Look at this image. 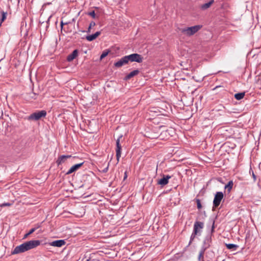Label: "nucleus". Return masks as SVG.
<instances>
[{
    "label": "nucleus",
    "mask_w": 261,
    "mask_h": 261,
    "mask_svg": "<svg viewBox=\"0 0 261 261\" xmlns=\"http://www.w3.org/2000/svg\"><path fill=\"white\" fill-rule=\"evenodd\" d=\"M204 224L203 222L196 221L195 222L193 230L190 237V240L189 243V245L191 244L192 241L194 240L196 236H200L201 234L202 229L204 228Z\"/></svg>",
    "instance_id": "f257e3e1"
},
{
    "label": "nucleus",
    "mask_w": 261,
    "mask_h": 261,
    "mask_svg": "<svg viewBox=\"0 0 261 261\" xmlns=\"http://www.w3.org/2000/svg\"><path fill=\"white\" fill-rule=\"evenodd\" d=\"M201 28L202 25H196L193 27L182 29L181 30V32L187 36H191L197 32Z\"/></svg>",
    "instance_id": "f03ea898"
},
{
    "label": "nucleus",
    "mask_w": 261,
    "mask_h": 261,
    "mask_svg": "<svg viewBox=\"0 0 261 261\" xmlns=\"http://www.w3.org/2000/svg\"><path fill=\"white\" fill-rule=\"evenodd\" d=\"M46 114V111L45 110L37 111L29 116L28 120L37 121L40 120L41 118L45 117Z\"/></svg>",
    "instance_id": "7ed1b4c3"
},
{
    "label": "nucleus",
    "mask_w": 261,
    "mask_h": 261,
    "mask_svg": "<svg viewBox=\"0 0 261 261\" xmlns=\"http://www.w3.org/2000/svg\"><path fill=\"white\" fill-rule=\"evenodd\" d=\"M224 197V194L222 192H217L215 195L213 200V211L217 208L220 204L221 201Z\"/></svg>",
    "instance_id": "20e7f679"
},
{
    "label": "nucleus",
    "mask_w": 261,
    "mask_h": 261,
    "mask_svg": "<svg viewBox=\"0 0 261 261\" xmlns=\"http://www.w3.org/2000/svg\"><path fill=\"white\" fill-rule=\"evenodd\" d=\"M128 62L129 61L131 62H136L137 63H141L143 61V58L141 55L137 53L130 54L129 55L126 56Z\"/></svg>",
    "instance_id": "39448f33"
},
{
    "label": "nucleus",
    "mask_w": 261,
    "mask_h": 261,
    "mask_svg": "<svg viewBox=\"0 0 261 261\" xmlns=\"http://www.w3.org/2000/svg\"><path fill=\"white\" fill-rule=\"evenodd\" d=\"M27 250H31L35 248L41 244V241L40 240H31L26 242H24Z\"/></svg>",
    "instance_id": "423d86ee"
},
{
    "label": "nucleus",
    "mask_w": 261,
    "mask_h": 261,
    "mask_svg": "<svg viewBox=\"0 0 261 261\" xmlns=\"http://www.w3.org/2000/svg\"><path fill=\"white\" fill-rule=\"evenodd\" d=\"M211 243H212L211 235L206 236L203 241L202 246L201 247L200 249L205 251V250L211 246Z\"/></svg>",
    "instance_id": "0eeeda50"
},
{
    "label": "nucleus",
    "mask_w": 261,
    "mask_h": 261,
    "mask_svg": "<svg viewBox=\"0 0 261 261\" xmlns=\"http://www.w3.org/2000/svg\"><path fill=\"white\" fill-rule=\"evenodd\" d=\"M28 251L25 246V245L24 243L16 246L14 249L11 252L12 254H16L20 253H23Z\"/></svg>",
    "instance_id": "6e6552de"
},
{
    "label": "nucleus",
    "mask_w": 261,
    "mask_h": 261,
    "mask_svg": "<svg viewBox=\"0 0 261 261\" xmlns=\"http://www.w3.org/2000/svg\"><path fill=\"white\" fill-rule=\"evenodd\" d=\"M122 135H120L116 140V158L118 161H119L121 154V146L120 144V139L122 138Z\"/></svg>",
    "instance_id": "1a4fd4ad"
},
{
    "label": "nucleus",
    "mask_w": 261,
    "mask_h": 261,
    "mask_svg": "<svg viewBox=\"0 0 261 261\" xmlns=\"http://www.w3.org/2000/svg\"><path fill=\"white\" fill-rule=\"evenodd\" d=\"M171 178V176L169 175H162V177L158 181V184L164 186L166 185L169 182V179Z\"/></svg>",
    "instance_id": "9d476101"
},
{
    "label": "nucleus",
    "mask_w": 261,
    "mask_h": 261,
    "mask_svg": "<svg viewBox=\"0 0 261 261\" xmlns=\"http://www.w3.org/2000/svg\"><path fill=\"white\" fill-rule=\"evenodd\" d=\"M128 63V62L126 57V56H125L121 58L118 61L114 63V66L117 68H120L122 66L127 64Z\"/></svg>",
    "instance_id": "9b49d317"
},
{
    "label": "nucleus",
    "mask_w": 261,
    "mask_h": 261,
    "mask_svg": "<svg viewBox=\"0 0 261 261\" xmlns=\"http://www.w3.org/2000/svg\"><path fill=\"white\" fill-rule=\"evenodd\" d=\"M84 162H82L79 164H76L72 166L69 170L66 173V175H69L73 172L76 171L78 169H79L84 164Z\"/></svg>",
    "instance_id": "f8f14e48"
},
{
    "label": "nucleus",
    "mask_w": 261,
    "mask_h": 261,
    "mask_svg": "<svg viewBox=\"0 0 261 261\" xmlns=\"http://www.w3.org/2000/svg\"><path fill=\"white\" fill-rule=\"evenodd\" d=\"M65 243L66 242L64 240H58L50 242L49 244L52 246L61 247L64 246Z\"/></svg>",
    "instance_id": "ddd939ff"
},
{
    "label": "nucleus",
    "mask_w": 261,
    "mask_h": 261,
    "mask_svg": "<svg viewBox=\"0 0 261 261\" xmlns=\"http://www.w3.org/2000/svg\"><path fill=\"white\" fill-rule=\"evenodd\" d=\"M71 157V155H62L60 156L58 158V159L56 162L58 166H59L63 163L65 162V160L67 159L70 158Z\"/></svg>",
    "instance_id": "4468645a"
},
{
    "label": "nucleus",
    "mask_w": 261,
    "mask_h": 261,
    "mask_svg": "<svg viewBox=\"0 0 261 261\" xmlns=\"http://www.w3.org/2000/svg\"><path fill=\"white\" fill-rule=\"evenodd\" d=\"M101 34L100 31H97L93 34L87 35L86 36V39L89 41H92L97 38Z\"/></svg>",
    "instance_id": "2eb2a0df"
},
{
    "label": "nucleus",
    "mask_w": 261,
    "mask_h": 261,
    "mask_svg": "<svg viewBox=\"0 0 261 261\" xmlns=\"http://www.w3.org/2000/svg\"><path fill=\"white\" fill-rule=\"evenodd\" d=\"M79 51L77 49H74L71 54H69L67 57V60L71 62L78 55Z\"/></svg>",
    "instance_id": "dca6fc26"
},
{
    "label": "nucleus",
    "mask_w": 261,
    "mask_h": 261,
    "mask_svg": "<svg viewBox=\"0 0 261 261\" xmlns=\"http://www.w3.org/2000/svg\"><path fill=\"white\" fill-rule=\"evenodd\" d=\"M140 71L138 69L134 70L133 71L128 73L125 77L126 80L130 79L132 77L137 75L139 74Z\"/></svg>",
    "instance_id": "f3484780"
},
{
    "label": "nucleus",
    "mask_w": 261,
    "mask_h": 261,
    "mask_svg": "<svg viewBox=\"0 0 261 261\" xmlns=\"http://www.w3.org/2000/svg\"><path fill=\"white\" fill-rule=\"evenodd\" d=\"M227 248L232 251H236L239 248V246L233 244H225Z\"/></svg>",
    "instance_id": "a211bd4d"
},
{
    "label": "nucleus",
    "mask_w": 261,
    "mask_h": 261,
    "mask_svg": "<svg viewBox=\"0 0 261 261\" xmlns=\"http://www.w3.org/2000/svg\"><path fill=\"white\" fill-rule=\"evenodd\" d=\"M233 185V183L232 180H230L228 181L227 184H226L224 188L225 190H226L227 191V192L228 193H229L232 188Z\"/></svg>",
    "instance_id": "6ab92c4d"
},
{
    "label": "nucleus",
    "mask_w": 261,
    "mask_h": 261,
    "mask_svg": "<svg viewBox=\"0 0 261 261\" xmlns=\"http://www.w3.org/2000/svg\"><path fill=\"white\" fill-rule=\"evenodd\" d=\"M245 92H240L236 93L234 95V98L237 100H241L243 99L245 96Z\"/></svg>",
    "instance_id": "aec40b11"
},
{
    "label": "nucleus",
    "mask_w": 261,
    "mask_h": 261,
    "mask_svg": "<svg viewBox=\"0 0 261 261\" xmlns=\"http://www.w3.org/2000/svg\"><path fill=\"white\" fill-rule=\"evenodd\" d=\"M214 3V1L211 0L209 2L202 5L201 6V8L203 10H205V9L208 8Z\"/></svg>",
    "instance_id": "412c9836"
},
{
    "label": "nucleus",
    "mask_w": 261,
    "mask_h": 261,
    "mask_svg": "<svg viewBox=\"0 0 261 261\" xmlns=\"http://www.w3.org/2000/svg\"><path fill=\"white\" fill-rule=\"evenodd\" d=\"M39 227L40 225H38L37 227H35L31 229L30 231L24 236L23 239H26L29 236L33 233L36 230V229L39 228Z\"/></svg>",
    "instance_id": "4be33fe9"
},
{
    "label": "nucleus",
    "mask_w": 261,
    "mask_h": 261,
    "mask_svg": "<svg viewBox=\"0 0 261 261\" xmlns=\"http://www.w3.org/2000/svg\"><path fill=\"white\" fill-rule=\"evenodd\" d=\"M205 251L200 249L198 255V261H204V254Z\"/></svg>",
    "instance_id": "5701e85b"
},
{
    "label": "nucleus",
    "mask_w": 261,
    "mask_h": 261,
    "mask_svg": "<svg viewBox=\"0 0 261 261\" xmlns=\"http://www.w3.org/2000/svg\"><path fill=\"white\" fill-rule=\"evenodd\" d=\"M2 13V18L0 19L1 22H3L7 18V13L6 12H4V11H2L1 12Z\"/></svg>",
    "instance_id": "b1692460"
},
{
    "label": "nucleus",
    "mask_w": 261,
    "mask_h": 261,
    "mask_svg": "<svg viewBox=\"0 0 261 261\" xmlns=\"http://www.w3.org/2000/svg\"><path fill=\"white\" fill-rule=\"evenodd\" d=\"M95 25V22L94 21H91L90 23L89 26L88 27V30L86 31L87 33H90L91 31V29L92 27H94Z\"/></svg>",
    "instance_id": "393cba45"
},
{
    "label": "nucleus",
    "mask_w": 261,
    "mask_h": 261,
    "mask_svg": "<svg viewBox=\"0 0 261 261\" xmlns=\"http://www.w3.org/2000/svg\"><path fill=\"white\" fill-rule=\"evenodd\" d=\"M196 203H197V208L199 209V210L201 209L202 208V205L201 204V202H200V199H196Z\"/></svg>",
    "instance_id": "a878e982"
},
{
    "label": "nucleus",
    "mask_w": 261,
    "mask_h": 261,
    "mask_svg": "<svg viewBox=\"0 0 261 261\" xmlns=\"http://www.w3.org/2000/svg\"><path fill=\"white\" fill-rule=\"evenodd\" d=\"M109 51L105 50L102 52L101 55H100V59L101 60L105 58L108 54Z\"/></svg>",
    "instance_id": "bb28decb"
},
{
    "label": "nucleus",
    "mask_w": 261,
    "mask_h": 261,
    "mask_svg": "<svg viewBox=\"0 0 261 261\" xmlns=\"http://www.w3.org/2000/svg\"><path fill=\"white\" fill-rule=\"evenodd\" d=\"M88 15L91 16L93 18H96V14L94 11H92L88 13Z\"/></svg>",
    "instance_id": "cd10ccee"
},
{
    "label": "nucleus",
    "mask_w": 261,
    "mask_h": 261,
    "mask_svg": "<svg viewBox=\"0 0 261 261\" xmlns=\"http://www.w3.org/2000/svg\"><path fill=\"white\" fill-rule=\"evenodd\" d=\"M249 172H250V173H251V172H252V177L253 178V180H254V181H255L256 180V176L254 174V173L251 168L250 169Z\"/></svg>",
    "instance_id": "c85d7f7f"
},
{
    "label": "nucleus",
    "mask_w": 261,
    "mask_h": 261,
    "mask_svg": "<svg viewBox=\"0 0 261 261\" xmlns=\"http://www.w3.org/2000/svg\"><path fill=\"white\" fill-rule=\"evenodd\" d=\"M11 205H12V204L11 203L7 202V203H4L1 204L0 206L3 207V206H10Z\"/></svg>",
    "instance_id": "c756f323"
},
{
    "label": "nucleus",
    "mask_w": 261,
    "mask_h": 261,
    "mask_svg": "<svg viewBox=\"0 0 261 261\" xmlns=\"http://www.w3.org/2000/svg\"><path fill=\"white\" fill-rule=\"evenodd\" d=\"M30 94H31L30 97L34 99H36V93L33 92V93H31Z\"/></svg>",
    "instance_id": "7c9ffc66"
},
{
    "label": "nucleus",
    "mask_w": 261,
    "mask_h": 261,
    "mask_svg": "<svg viewBox=\"0 0 261 261\" xmlns=\"http://www.w3.org/2000/svg\"><path fill=\"white\" fill-rule=\"evenodd\" d=\"M215 229V221H213V225L211 229V233H213Z\"/></svg>",
    "instance_id": "2f4dec72"
},
{
    "label": "nucleus",
    "mask_w": 261,
    "mask_h": 261,
    "mask_svg": "<svg viewBox=\"0 0 261 261\" xmlns=\"http://www.w3.org/2000/svg\"><path fill=\"white\" fill-rule=\"evenodd\" d=\"M109 169V166H108L107 167L105 168L102 170V172L103 173H106L108 172Z\"/></svg>",
    "instance_id": "473e14b6"
},
{
    "label": "nucleus",
    "mask_w": 261,
    "mask_h": 261,
    "mask_svg": "<svg viewBox=\"0 0 261 261\" xmlns=\"http://www.w3.org/2000/svg\"><path fill=\"white\" fill-rule=\"evenodd\" d=\"M127 177V172L125 171L124 172V178H123V180H125Z\"/></svg>",
    "instance_id": "72a5a7b5"
},
{
    "label": "nucleus",
    "mask_w": 261,
    "mask_h": 261,
    "mask_svg": "<svg viewBox=\"0 0 261 261\" xmlns=\"http://www.w3.org/2000/svg\"><path fill=\"white\" fill-rule=\"evenodd\" d=\"M66 24V23H63V22L62 21L61 22V27L62 29L63 28V25H64V24Z\"/></svg>",
    "instance_id": "f704fd0d"
},
{
    "label": "nucleus",
    "mask_w": 261,
    "mask_h": 261,
    "mask_svg": "<svg viewBox=\"0 0 261 261\" xmlns=\"http://www.w3.org/2000/svg\"><path fill=\"white\" fill-rule=\"evenodd\" d=\"M90 258H89L88 259H87L85 261H90Z\"/></svg>",
    "instance_id": "c9c22d12"
},
{
    "label": "nucleus",
    "mask_w": 261,
    "mask_h": 261,
    "mask_svg": "<svg viewBox=\"0 0 261 261\" xmlns=\"http://www.w3.org/2000/svg\"><path fill=\"white\" fill-rule=\"evenodd\" d=\"M83 187V185H82V186H80V188H82Z\"/></svg>",
    "instance_id": "e433bc0d"
},
{
    "label": "nucleus",
    "mask_w": 261,
    "mask_h": 261,
    "mask_svg": "<svg viewBox=\"0 0 261 261\" xmlns=\"http://www.w3.org/2000/svg\"><path fill=\"white\" fill-rule=\"evenodd\" d=\"M207 261H210V260H207Z\"/></svg>",
    "instance_id": "4c0bfd02"
}]
</instances>
